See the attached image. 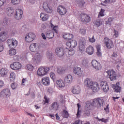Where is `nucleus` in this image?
<instances>
[{"mask_svg": "<svg viewBox=\"0 0 124 124\" xmlns=\"http://www.w3.org/2000/svg\"><path fill=\"white\" fill-rule=\"evenodd\" d=\"M104 12H105V10L104 9H101L100 12H99L98 17L100 18V17H103L105 15H104Z\"/></svg>", "mask_w": 124, "mask_h": 124, "instance_id": "nucleus-41", "label": "nucleus"}, {"mask_svg": "<svg viewBox=\"0 0 124 124\" xmlns=\"http://www.w3.org/2000/svg\"><path fill=\"white\" fill-rule=\"evenodd\" d=\"M50 77L53 80H55L56 78V75L53 72L50 73Z\"/></svg>", "mask_w": 124, "mask_h": 124, "instance_id": "nucleus-53", "label": "nucleus"}, {"mask_svg": "<svg viewBox=\"0 0 124 124\" xmlns=\"http://www.w3.org/2000/svg\"><path fill=\"white\" fill-rule=\"evenodd\" d=\"M42 36L44 39H46V36H45V34L44 33H42Z\"/></svg>", "mask_w": 124, "mask_h": 124, "instance_id": "nucleus-63", "label": "nucleus"}, {"mask_svg": "<svg viewBox=\"0 0 124 124\" xmlns=\"http://www.w3.org/2000/svg\"><path fill=\"white\" fill-rule=\"evenodd\" d=\"M73 72L74 74L77 75L78 77H81L83 76V71L80 67L76 66L74 68Z\"/></svg>", "mask_w": 124, "mask_h": 124, "instance_id": "nucleus-17", "label": "nucleus"}, {"mask_svg": "<svg viewBox=\"0 0 124 124\" xmlns=\"http://www.w3.org/2000/svg\"><path fill=\"white\" fill-rule=\"evenodd\" d=\"M22 85L23 86H27V85H29V81H28V79L23 78L22 80Z\"/></svg>", "mask_w": 124, "mask_h": 124, "instance_id": "nucleus-44", "label": "nucleus"}, {"mask_svg": "<svg viewBox=\"0 0 124 124\" xmlns=\"http://www.w3.org/2000/svg\"><path fill=\"white\" fill-rule=\"evenodd\" d=\"M55 117L56 118V120H60V116H59V115H58V113H56L55 114Z\"/></svg>", "mask_w": 124, "mask_h": 124, "instance_id": "nucleus-62", "label": "nucleus"}, {"mask_svg": "<svg viewBox=\"0 0 124 124\" xmlns=\"http://www.w3.org/2000/svg\"><path fill=\"white\" fill-rule=\"evenodd\" d=\"M77 106H78V112L77 113V117L78 118L80 117V108H81V105L78 103L77 104Z\"/></svg>", "mask_w": 124, "mask_h": 124, "instance_id": "nucleus-46", "label": "nucleus"}, {"mask_svg": "<svg viewBox=\"0 0 124 124\" xmlns=\"http://www.w3.org/2000/svg\"><path fill=\"white\" fill-rule=\"evenodd\" d=\"M11 88L12 89V90H15V89L17 88V84L14 83H12L11 84Z\"/></svg>", "mask_w": 124, "mask_h": 124, "instance_id": "nucleus-54", "label": "nucleus"}, {"mask_svg": "<svg viewBox=\"0 0 124 124\" xmlns=\"http://www.w3.org/2000/svg\"><path fill=\"white\" fill-rule=\"evenodd\" d=\"M40 17L43 21H45L49 19V16L47 14L42 13L40 15Z\"/></svg>", "mask_w": 124, "mask_h": 124, "instance_id": "nucleus-34", "label": "nucleus"}, {"mask_svg": "<svg viewBox=\"0 0 124 124\" xmlns=\"http://www.w3.org/2000/svg\"><path fill=\"white\" fill-rule=\"evenodd\" d=\"M92 64L93 68H94V69L97 71L100 70V69H101L102 68L101 64H100V63H99L98 62H97V61L95 60L92 61Z\"/></svg>", "mask_w": 124, "mask_h": 124, "instance_id": "nucleus-12", "label": "nucleus"}, {"mask_svg": "<svg viewBox=\"0 0 124 124\" xmlns=\"http://www.w3.org/2000/svg\"><path fill=\"white\" fill-rule=\"evenodd\" d=\"M50 70L49 67L39 68L37 71V75L38 76H45Z\"/></svg>", "mask_w": 124, "mask_h": 124, "instance_id": "nucleus-6", "label": "nucleus"}, {"mask_svg": "<svg viewBox=\"0 0 124 124\" xmlns=\"http://www.w3.org/2000/svg\"><path fill=\"white\" fill-rule=\"evenodd\" d=\"M15 17L16 20H20L23 17V11L21 9H17L16 10Z\"/></svg>", "mask_w": 124, "mask_h": 124, "instance_id": "nucleus-20", "label": "nucleus"}, {"mask_svg": "<svg viewBox=\"0 0 124 124\" xmlns=\"http://www.w3.org/2000/svg\"><path fill=\"white\" fill-rule=\"evenodd\" d=\"M111 87L115 93H121L122 91V88L120 86V82H117L116 84L111 85Z\"/></svg>", "mask_w": 124, "mask_h": 124, "instance_id": "nucleus-21", "label": "nucleus"}, {"mask_svg": "<svg viewBox=\"0 0 124 124\" xmlns=\"http://www.w3.org/2000/svg\"><path fill=\"white\" fill-rule=\"evenodd\" d=\"M21 1V0H12L11 2L12 4L15 5V4H19Z\"/></svg>", "mask_w": 124, "mask_h": 124, "instance_id": "nucleus-48", "label": "nucleus"}, {"mask_svg": "<svg viewBox=\"0 0 124 124\" xmlns=\"http://www.w3.org/2000/svg\"><path fill=\"white\" fill-rule=\"evenodd\" d=\"M4 49V47H3V44H0V53H1V52H2Z\"/></svg>", "mask_w": 124, "mask_h": 124, "instance_id": "nucleus-58", "label": "nucleus"}, {"mask_svg": "<svg viewBox=\"0 0 124 124\" xmlns=\"http://www.w3.org/2000/svg\"><path fill=\"white\" fill-rule=\"evenodd\" d=\"M29 49L31 52H33L34 53L37 52L34 55V57L32 59V62L34 64L39 63L42 60V56L41 54H40L39 52H38V50L40 49V45L36 43H32L30 45Z\"/></svg>", "mask_w": 124, "mask_h": 124, "instance_id": "nucleus-1", "label": "nucleus"}, {"mask_svg": "<svg viewBox=\"0 0 124 124\" xmlns=\"http://www.w3.org/2000/svg\"><path fill=\"white\" fill-rule=\"evenodd\" d=\"M11 94V93L10 92V90L8 88H5L2 90L0 93V96H6L9 97Z\"/></svg>", "mask_w": 124, "mask_h": 124, "instance_id": "nucleus-18", "label": "nucleus"}, {"mask_svg": "<svg viewBox=\"0 0 124 124\" xmlns=\"http://www.w3.org/2000/svg\"><path fill=\"white\" fill-rule=\"evenodd\" d=\"M60 107V105L59 103L57 102H54L52 103L51 108L54 111H58L59 110V108Z\"/></svg>", "mask_w": 124, "mask_h": 124, "instance_id": "nucleus-28", "label": "nucleus"}, {"mask_svg": "<svg viewBox=\"0 0 124 124\" xmlns=\"http://www.w3.org/2000/svg\"><path fill=\"white\" fill-rule=\"evenodd\" d=\"M8 73V69L4 68H2L0 70V75L1 77H4V76H6L7 74Z\"/></svg>", "mask_w": 124, "mask_h": 124, "instance_id": "nucleus-31", "label": "nucleus"}, {"mask_svg": "<svg viewBox=\"0 0 124 124\" xmlns=\"http://www.w3.org/2000/svg\"><path fill=\"white\" fill-rule=\"evenodd\" d=\"M6 2V0H0V6H2Z\"/></svg>", "mask_w": 124, "mask_h": 124, "instance_id": "nucleus-57", "label": "nucleus"}, {"mask_svg": "<svg viewBox=\"0 0 124 124\" xmlns=\"http://www.w3.org/2000/svg\"><path fill=\"white\" fill-rule=\"evenodd\" d=\"M119 31L116 30L115 29H114L113 34V36L114 38H117L119 37Z\"/></svg>", "mask_w": 124, "mask_h": 124, "instance_id": "nucleus-43", "label": "nucleus"}, {"mask_svg": "<svg viewBox=\"0 0 124 124\" xmlns=\"http://www.w3.org/2000/svg\"><path fill=\"white\" fill-rule=\"evenodd\" d=\"M16 78V74L14 72H11L10 74V79L11 81H14Z\"/></svg>", "mask_w": 124, "mask_h": 124, "instance_id": "nucleus-39", "label": "nucleus"}, {"mask_svg": "<svg viewBox=\"0 0 124 124\" xmlns=\"http://www.w3.org/2000/svg\"><path fill=\"white\" fill-rule=\"evenodd\" d=\"M74 94H79L81 93V88L79 86H75L72 91Z\"/></svg>", "mask_w": 124, "mask_h": 124, "instance_id": "nucleus-29", "label": "nucleus"}, {"mask_svg": "<svg viewBox=\"0 0 124 124\" xmlns=\"http://www.w3.org/2000/svg\"><path fill=\"white\" fill-rule=\"evenodd\" d=\"M100 86L102 90H103L104 93H107L109 91V86L107 81H101L100 83Z\"/></svg>", "mask_w": 124, "mask_h": 124, "instance_id": "nucleus-14", "label": "nucleus"}, {"mask_svg": "<svg viewBox=\"0 0 124 124\" xmlns=\"http://www.w3.org/2000/svg\"><path fill=\"white\" fill-rule=\"evenodd\" d=\"M104 43L108 49H111V48L114 47V43H113L112 40L108 37H106L104 39Z\"/></svg>", "mask_w": 124, "mask_h": 124, "instance_id": "nucleus-9", "label": "nucleus"}, {"mask_svg": "<svg viewBox=\"0 0 124 124\" xmlns=\"http://www.w3.org/2000/svg\"><path fill=\"white\" fill-rule=\"evenodd\" d=\"M107 73L108 75H109V79L110 81H114L116 80L117 78V75H116V72L113 70H108L107 71Z\"/></svg>", "mask_w": 124, "mask_h": 124, "instance_id": "nucleus-13", "label": "nucleus"}, {"mask_svg": "<svg viewBox=\"0 0 124 124\" xmlns=\"http://www.w3.org/2000/svg\"><path fill=\"white\" fill-rule=\"evenodd\" d=\"M78 49L79 52L81 53H83L86 49V39L83 38L79 40Z\"/></svg>", "mask_w": 124, "mask_h": 124, "instance_id": "nucleus-8", "label": "nucleus"}, {"mask_svg": "<svg viewBox=\"0 0 124 124\" xmlns=\"http://www.w3.org/2000/svg\"><path fill=\"white\" fill-rule=\"evenodd\" d=\"M17 53V50L14 48H12L9 50V55L10 56H15Z\"/></svg>", "mask_w": 124, "mask_h": 124, "instance_id": "nucleus-37", "label": "nucleus"}, {"mask_svg": "<svg viewBox=\"0 0 124 124\" xmlns=\"http://www.w3.org/2000/svg\"><path fill=\"white\" fill-rule=\"evenodd\" d=\"M55 51L58 57H62L64 55V50L62 47H57Z\"/></svg>", "mask_w": 124, "mask_h": 124, "instance_id": "nucleus-24", "label": "nucleus"}, {"mask_svg": "<svg viewBox=\"0 0 124 124\" xmlns=\"http://www.w3.org/2000/svg\"><path fill=\"white\" fill-rule=\"evenodd\" d=\"M92 103L93 105L97 106V107H101L104 104V100L102 98H95L93 99Z\"/></svg>", "mask_w": 124, "mask_h": 124, "instance_id": "nucleus-7", "label": "nucleus"}, {"mask_svg": "<svg viewBox=\"0 0 124 124\" xmlns=\"http://www.w3.org/2000/svg\"><path fill=\"white\" fill-rule=\"evenodd\" d=\"M66 45L69 48H75L77 46V41L75 40H73L69 42H67L66 43Z\"/></svg>", "mask_w": 124, "mask_h": 124, "instance_id": "nucleus-23", "label": "nucleus"}, {"mask_svg": "<svg viewBox=\"0 0 124 124\" xmlns=\"http://www.w3.org/2000/svg\"><path fill=\"white\" fill-rule=\"evenodd\" d=\"M35 37H36V36L34 33L30 32L27 33L25 36V41L30 43L32 42L34 39H35Z\"/></svg>", "mask_w": 124, "mask_h": 124, "instance_id": "nucleus-10", "label": "nucleus"}, {"mask_svg": "<svg viewBox=\"0 0 124 124\" xmlns=\"http://www.w3.org/2000/svg\"><path fill=\"white\" fill-rule=\"evenodd\" d=\"M68 56L70 57L71 56H73V55H74V54H75V51H74V50H69L68 52Z\"/></svg>", "mask_w": 124, "mask_h": 124, "instance_id": "nucleus-49", "label": "nucleus"}, {"mask_svg": "<svg viewBox=\"0 0 124 124\" xmlns=\"http://www.w3.org/2000/svg\"><path fill=\"white\" fill-rule=\"evenodd\" d=\"M47 93H49L52 94V93H54V90L53 88L49 87L47 90Z\"/></svg>", "mask_w": 124, "mask_h": 124, "instance_id": "nucleus-55", "label": "nucleus"}, {"mask_svg": "<svg viewBox=\"0 0 124 124\" xmlns=\"http://www.w3.org/2000/svg\"><path fill=\"white\" fill-rule=\"evenodd\" d=\"M79 32L81 34H85L86 33V29H80Z\"/></svg>", "mask_w": 124, "mask_h": 124, "instance_id": "nucleus-56", "label": "nucleus"}, {"mask_svg": "<svg viewBox=\"0 0 124 124\" xmlns=\"http://www.w3.org/2000/svg\"><path fill=\"white\" fill-rule=\"evenodd\" d=\"M98 122H102V123H108V119H105L104 118L99 119L98 118Z\"/></svg>", "mask_w": 124, "mask_h": 124, "instance_id": "nucleus-51", "label": "nucleus"}, {"mask_svg": "<svg viewBox=\"0 0 124 124\" xmlns=\"http://www.w3.org/2000/svg\"><path fill=\"white\" fill-rule=\"evenodd\" d=\"M4 86V82L2 80H0V88Z\"/></svg>", "mask_w": 124, "mask_h": 124, "instance_id": "nucleus-60", "label": "nucleus"}, {"mask_svg": "<svg viewBox=\"0 0 124 124\" xmlns=\"http://www.w3.org/2000/svg\"><path fill=\"white\" fill-rule=\"evenodd\" d=\"M62 117L67 119L69 117V113L66 110L64 109L61 113Z\"/></svg>", "mask_w": 124, "mask_h": 124, "instance_id": "nucleus-36", "label": "nucleus"}, {"mask_svg": "<svg viewBox=\"0 0 124 124\" xmlns=\"http://www.w3.org/2000/svg\"><path fill=\"white\" fill-rule=\"evenodd\" d=\"M89 42H91V43H93V42H95V39H94V36L93 35L92 38H89Z\"/></svg>", "mask_w": 124, "mask_h": 124, "instance_id": "nucleus-52", "label": "nucleus"}, {"mask_svg": "<svg viewBox=\"0 0 124 124\" xmlns=\"http://www.w3.org/2000/svg\"><path fill=\"white\" fill-rule=\"evenodd\" d=\"M57 12L60 15H65L66 14V12L67 11L66 10V8L63 7L62 5H59L57 8Z\"/></svg>", "mask_w": 124, "mask_h": 124, "instance_id": "nucleus-16", "label": "nucleus"}, {"mask_svg": "<svg viewBox=\"0 0 124 124\" xmlns=\"http://www.w3.org/2000/svg\"><path fill=\"white\" fill-rule=\"evenodd\" d=\"M84 84L88 88H89V89H91L93 93H97V92L100 90L98 83L93 82L89 78H86L84 80Z\"/></svg>", "mask_w": 124, "mask_h": 124, "instance_id": "nucleus-2", "label": "nucleus"}, {"mask_svg": "<svg viewBox=\"0 0 124 124\" xmlns=\"http://www.w3.org/2000/svg\"><path fill=\"white\" fill-rule=\"evenodd\" d=\"M6 13L9 16H13V13H14V10L11 7H9L6 9Z\"/></svg>", "mask_w": 124, "mask_h": 124, "instance_id": "nucleus-32", "label": "nucleus"}, {"mask_svg": "<svg viewBox=\"0 0 124 124\" xmlns=\"http://www.w3.org/2000/svg\"><path fill=\"white\" fill-rule=\"evenodd\" d=\"M62 37L65 40L69 41L73 38L74 36L73 34H70V33H65L63 34Z\"/></svg>", "mask_w": 124, "mask_h": 124, "instance_id": "nucleus-26", "label": "nucleus"}, {"mask_svg": "<svg viewBox=\"0 0 124 124\" xmlns=\"http://www.w3.org/2000/svg\"><path fill=\"white\" fill-rule=\"evenodd\" d=\"M42 83L44 86H49L50 85V78L44 77L42 78Z\"/></svg>", "mask_w": 124, "mask_h": 124, "instance_id": "nucleus-25", "label": "nucleus"}, {"mask_svg": "<svg viewBox=\"0 0 124 124\" xmlns=\"http://www.w3.org/2000/svg\"><path fill=\"white\" fill-rule=\"evenodd\" d=\"M64 81L66 83H68V84H70V83L72 82V81H73V77H72V75L70 74H68L64 78Z\"/></svg>", "mask_w": 124, "mask_h": 124, "instance_id": "nucleus-27", "label": "nucleus"}, {"mask_svg": "<svg viewBox=\"0 0 124 124\" xmlns=\"http://www.w3.org/2000/svg\"><path fill=\"white\" fill-rule=\"evenodd\" d=\"M50 27L51 28V31L47 30L46 32V35L47 38L51 39L54 37L55 33L58 34V32L59 31V26L58 25L55 26L53 25V23L50 22Z\"/></svg>", "mask_w": 124, "mask_h": 124, "instance_id": "nucleus-3", "label": "nucleus"}, {"mask_svg": "<svg viewBox=\"0 0 124 124\" xmlns=\"http://www.w3.org/2000/svg\"><path fill=\"white\" fill-rule=\"evenodd\" d=\"M7 43L9 48H14L16 47L19 42L15 38H10L7 40Z\"/></svg>", "mask_w": 124, "mask_h": 124, "instance_id": "nucleus-5", "label": "nucleus"}, {"mask_svg": "<svg viewBox=\"0 0 124 124\" xmlns=\"http://www.w3.org/2000/svg\"><path fill=\"white\" fill-rule=\"evenodd\" d=\"M50 102V98H47V96L45 95L44 97V100L43 101V105H48Z\"/></svg>", "mask_w": 124, "mask_h": 124, "instance_id": "nucleus-35", "label": "nucleus"}, {"mask_svg": "<svg viewBox=\"0 0 124 124\" xmlns=\"http://www.w3.org/2000/svg\"><path fill=\"white\" fill-rule=\"evenodd\" d=\"M56 84L57 85V88H58L59 90L64 89V87H65V84L62 79L57 80L56 81Z\"/></svg>", "mask_w": 124, "mask_h": 124, "instance_id": "nucleus-22", "label": "nucleus"}, {"mask_svg": "<svg viewBox=\"0 0 124 124\" xmlns=\"http://www.w3.org/2000/svg\"><path fill=\"white\" fill-rule=\"evenodd\" d=\"M112 22H113V18L112 17H109L108 19V21H106V24L111 26L112 25Z\"/></svg>", "mask_w": 124, "mask_h": 124, "instance_id": "nucleus-47", "label": "nucleus"}, {"mask_svg": "<svg viewBox=\"0 0 124 124\" xmlns=\"http://www.w3.org/2000/svg\"><path fill=\"white\" fill-rule=\"evenodd\" d=\"M116 2V0H105L104 3H113Z\"/></svg>", "mask_w": 124, "mask_h": 124, "instance_id": "nucleus-50", "label": "nucleus"}, {"mask_svg": "<svg viewBox=\"0 0 124 124\" xmlns=\"http://www.w3.org/2000/svg\"><path fill=\"white\" fill-rule=\"evenodd\" d=\"M112 58H116V57H118V55L116 53H113V55H112Z\"/></svg>", "mask_w": 124, "mask_h": 124, "instance_id": "nucleus-64", "label": "nucleus"}, {"mask_svg": "<svg viewBox=\"0 0 124 124\" xmlns=\"http://www.w3.org/2000/svg\"><path fill=\"white\" fill-rule=\"evenodd\" d=\"M10 68L13 70H19L22 68V64L18 62H14L10 65Z\"/></svg>", "mask_w": 124, "mask_h": 124, "instance_id": "nucleus-11", "label": "nucleus"}, {"mask_svg": "<svg viewBox=\"0 0 124 124\" xmlns=\"http://www.w3.org/2000/svg\"><path fill=\"white\" fill-rule=\"evenodd\" d=\"M74 124H82V122L80 120H78L76 121Z\"/></svg>", "mask_w": 124, "mask_h": 124, "instance_id": "nucleus-59", "label": "nucleus"}, {"mask_svg": "<svg viewBox=\"0 0 124 124\" xmlns=\"http://www.w3.org/2000/svg\"><path fill=\"white\" fill-rule=\"evenodd\" d=\"M8 24H9V19H8V18L6 17L4 18L2 25L4 27V28H6V27L8 26Z\"/></svg>", "mask_w": 124, "mask_h": 124, "instance_id": "nucleus-38", "label": "nucleus"}, {"mask_svg": "<svg viewBox=\"0 0 124 124\" xmlns=\"http://www.w3.org/2000/svg\"><path fill=\"white\" fill-rule=\"evenodd\" d=\"M82 63L83 65H86L88 63L87 60H83L82 62Z\"/></svg>", "mask_w": 124, "mask_h": 124, "instance_id": "nucleus-61", "label": "nucleus"}, {"mask_svg": "<svg viewBox=\"0 0 124 124\" xmlns=\"http://www.w3.org/2000/svg\"><path fill=\"white\" fill-rule=\"evenodd\" d=\"M8 36V31H3L0 32V42H4L7 39Z\"/></svg>", "mask_w": 124, "mask_h": 124, "instance_id": "nucleus-15", "label": "nucleus"}, {"mask_svg": "<svg viewBox=\"0 0 124 124\" xmlns=\"http://www.w3.org/2000/svg\"><path fill=\"white\" fill-rule=\"evenodd\" d=\"M79 20L83 24H88L91 22V16L87 14L82 13L79 15Z\"/></svg>", "mask_w": 124, "mask_h": 124, "instance_id": "nucleus-4", "label": "nucleus"}, {"mask_svg": "<svg viewBox=\"0 0 124 124\" xmlns=\"http://www.w3.org/2000/svg\"><path fill=\"white\" fill-rule=\"evenodd\" d=\"M93 52H94V49H93V47L92 46H89L86 48V53L89 54V55H93Z\"/></svg>", "mask_w": 124, "mask_h": 124, "instance_id": "nucleus-33", "label": "nucleus"}, {"mask_svg": "<svg viewBox=\"0 0 124 124\" xmlns=\"http://www.w3.org/2000/svg\"><path fill=\"white\" fill-rule=\"evenodd\" d=\"M43 8L46 12V13H52L53 12V9H52V7L49 6L47 2H45L43 4Z\"/></svg>", "mask_w": 124, "mask_h": 124, "instance_id": "nucleus-19", "label": "nucleus"}, {"mask_svg": "<svg viewBox=\"0 0 124 124\" xmlns=\"http://www.w3.org/2000/svg\"><path fill=\"white\" fill-rule=\"evenodd\" d=\"M94 25L97 27H99L100 25L102 24V22L99 19H97L94 22Z\"/></svg>", "mask_w": 124, "mask_h": 124, "instance_id": "nucleus-45", "label": "nucleus"}, {"mask_svg": "<svg viewBox=\"0 0 124 124\" xmlns=\"http://www.w3.org/2000/svg\"><path fill=\"white\" fill-rule=\"evenodd\" d=\"M96 55L97 57H101V56H102V54L101 53V49H100V47H99V46H96Z\"/></svg>", "mask_w": 124, "mask_h": 124, "instance_id": "nucleus-42", "label": "nucleus"}, {"mask_svg": "<svg viewBox=\"0 0 124 124\" xmlns=\"http://www.w3.org/2000/svg\"><path fill=\"white\" fill-rule=\"evenodd\" d=\"M67 69L65 67L59 66L57 68V72L59 74H63Z\"/></svg>", "mask_w": 124, "mask_h": 124, "instance_id": "nucleus-30", "label": "nucleus"}, {"mask_svg": "<svg viewBox=\"0 0 124 124\" xmlns=\"http://www.w3.org/2000/svg\"><path fill=\"white\" fill-rule=\"evenodd\" d=\"M26 68L27 70H29V71H32L34 67L31 64H28L26 65Z\"/></svg>", "mask_w": 124, "mask_h": 124, "instance_id": "nucleus-40", "label": "nucleus"}]
</instances>
